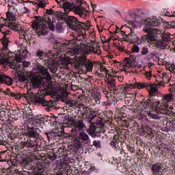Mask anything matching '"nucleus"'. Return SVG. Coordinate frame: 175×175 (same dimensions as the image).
Here are the masks:
<instances>
[{
    "mask_svg": "<svg viewBox=\"0 0 175 175\" xmlns=\"http://www.w3.org/2000/svg\"><path fill=\"white\" fill-rule=\"evenodd\" d=\"M167 28H175V21H172V22H167Z\"/></svg>",
    "mask_w": 175,
    "mask_h": 175,
    "instance_id": "13d9d810",
    "label": "nucleus"
},
{
    "mask_svg": "<svg viewBox=\"0 0 175 175\" xmlns=\"http://www.w3.org/2000/svg\"><path fill=\"white\" fill-rule=\"evenodd\" d=\"M10 29H14V31H20L21 29V25L20 24L14 23L9 26Z\"/></svg>",
    "mask_w": 175,
    "mask_h": 175,
    "instance_id": "79ce46f5",
    "label": "nucleus"
},
{
    "mask_svg": "<svg viewBox=\"0 0 175 175\" xmlns=\"http://www.w3.org/2000/svg\"><path fill=\"white\" fill-rule=\"evenodd\" d=\"M23 69H25V68H28L31 65V63L28 62H23Z\"/></svg>",
    "mask_w": 175,
    "mask_h": 175,
    "instance_id": "774afa93",
    "label": "nucleus"
},
{
    "mask_svg": "<svg viewBox=\"0 0 175 175\" xmlns=\"http://www.w3.org/2000/svg\"><path fill=\"white\" fill-rule=\"evenodd\" d=\"M173 99V94L172 92L170 93V94L165 95V96L163 98L164 102L169 103Z\"/></svg>",
    "mask_w": 175,
    "mask_h": 175,
    "instance_id": "37998d69",
    "label": "nucleus"
},
{
    "mask_svg": "<svg viewBox=\"0 0 175 175\" xmlns=\"http://www.w3.org/2000/svg\"><path fill=\"white\" fill-rule=\"evenodd\" d=\"M15 77H17V79H18V81H20L21 83H25V84H28L29 81V80H28V78H27V77L21 74H18V72H16L15 74Z\"/></svg>",
    "mask_w": 175,
    "mask_h": 175,
    "instance_id": "72a5a7b5",
    "label": "nucleus"
},
{
    "mask_svg": "<svg viewBox=\"0 0 175 175\" xmlns=\"http://www.w3.org/2000/svg\"><path fill=\"white\" fill-rule=\"evenodd\" d=\"M45 136L49 142L53 139H57L58 140H64L68 137V134L64 133V131H60L59 129H55L51 133H45Z\"/></svg>",
    "mask_w": 175,
    "mask_h": 175,
    "instance_id": "9d476101",
    "label": "nucleus"
},
{
    "mask_svg": "<svg viewBox=\"0 0 175 175\" xmlns=\"http://www.w3.org/2000/svg\"><path fill=\"white\" fill-rule=\"evenodd\" d=\"M10 51H9V48H8V49H5V48L3 47V49L2 50H0V54L1 55H7L8 53H10Z\"/></svg>",
    "mask_w": 175,
    "mask_h": 175,
    "instance_id": "6e6d98bb",
    "label": "nucleus"
},
{
    "mask_svg": "<svg viewBox=\"0 0 175 175\" xmlns=\"http://www.w3.org/2000/svg\"><path fill=\"white\" fill-rule=\"evenodd\" d=\"M133 53H139L140 52V46L137 44H134L133 48L131 49Z\"/></svg>",
    "mask_w": 175,
    "mask_h": 175,
    "instance_id": "8fccbe9b",
    "label": "nucleus"
},
{
    "mask_svg": "<svg viewBox=\"0 0 175 175\" xmlns=\"http://www.w3.org/2000/svg\"><path fill=\"white\" fill-rule=\"evenodd\" d=\"M7 18L9 20V21H14V20H16V14H14L13 12H8Z\"/></svg>",
    "mask_w": 175,
    "mask_h": 175,
    "instance_id": "ea45409f",
    "label": "nucleus"
},
{
    "mask_svg": "<svg viewBox=\"0 0 175 175\" xmlns=\"http://www.w3.org/2000/svg\"><path fill=\"white\" fill-rule=\"evenodd\" d=\"M175 38V33L172 35V38H171L170 36H163L162 37V40L164 42V43H167V42H169V39H174Z\"/></svg>",
    "mask_w": 175,
    "mask_h": 175,
    "instance_id": "3c124183",
    "label": "nucleus"
},
{
    "mask_svg": "<svg viewBox=\"0 0 175 175\" xmlns=\"http://www.w3.org/2000/svg\"><path fill=\"white\" fill-rule=\"evenodd\" d=\"M76 121H77V120L75 119V118L68 117V118L67 119V122H64L63 126H64L65 128L66 127L69 128L71 126V128H72Z\"/></svg>",
    "mask_w": 175,
    "mask_h": 175,
    "instance_id": "2f4dec72",
    "label": "nucleus"
},
{
    "mask_svg": "<svg viewBox=\"0 0 175 175\" xmlns=\"http://www.w3.org/2000/svg\"><path fill=\"white\" fill-rule=\"evenodd\" d=\"M4 94L9 95V96H12V98H15L17 100H20L21 98L24 97V93H13L10 92V89H6Z\"/></svg>",
    "mask_w": 175,
    "mask_h": 175,
    "instance_id": "a878e982",
    "label": "nucleus"
},
{
    "mask_svg": "<svg viewBox=\"0 0 175 175\" xmlns=\"http://www.w3.org/2000/svg\"><path fill=\"white\" fill-rule=\"evenodd\" d=\"M158 94V89L157 88V86H154L153 88H152V90L150 91L149 94L150 96H155Z\"/></svg>",
    "mask_w": 175,
    "mask_h": 175,
    "instance_id": "a18cd8bd",
    "label": "nucleus"
},
{
    "mask_svg": "<svg viewBox=\"0 0 175 175\" xmlns=\"http://www.w3.org/2000/svg\"><path fill=\"white\" fill-rule=\"evenodd\" d=\"M123 143L124 142H122V141H120V139H118V135H113L112 141L111 142L110 144L112 147L116 148V150H120V146H122Z\"/></svg>",
    "mask_w": 175,
    "mask_h": 175,
    "instance_id": "4be33fe9",
    "label": "nucleus"
},
{
    "mask_svg": "<svg viewBox=\"0 0 175 175\" xmlns=\"http://www.w3.org/2000/svg\"><path fill=\"white\" fill-rule=\"evenodd\" d=\"M57 157H58V158H59V156H58L57 152H53L52 153V161H55V159H57Z\"/></svg>",
    "mask_w": 175,
    "mask_h": 175,
    "instance_id": "338daca9",
    "label": "nucleus"
},
{
    "mask_svg": "<svg viewBox=\"0 0 175 175\" xmlns=\"http://www.w3.org/2000/svg\"><path fill=\"white\" fill-rule=\"evenodd\" d=\"M58 98L62 100V102H64V103H66L69 100V98H68V93L64 91L62 92V94L58 95Z\"/></svg>",
    "mask_w": 175,
    "mask_h": 175,
    "instance_id": "e433bc0d",
    "label": "nucleus"
},
{
    "mask_svg": "<svg viewBox=\"0 0 175 175\" xmlns=\"http://www.w3.org/2000/svg\"><path fill=\"white\" fill-rule=\"evenodd\" d=\"M21 61V58L19 57H12L8 60V64L11 66L12 69H16L18 62Z\"/></svg>",
    "mask_w": 175,
    "mask_h": 175,
    "instance_id": "c85d7f7f",
    "label": "nucleus"
},
{
    "mask_svg": "<svg viewBox=\"0 0 175 175\" xmlns=\"http://www.w3.org/2000/svg\"><path fill=\"white\" fill-rule=\"evenodd\" d=\"M93 146L97 147V148H100V141H94Z\"/></svg>",
    "mask_w": 175,
    "mask_h": 175,
    "instance_id": "69168bd1",
    "label": "nucleus"
},
{
    "mask_svg": "<svg viewBox=\"0 0 175 175\" xmlns=\"http://www.w3.org/2000/svg\"><path fill=\"white\" fill-rule=\"evenodd\" d=\"M42 85L43 89H42V91H44V92L49 95H53V96H55V92H54L53 88H51V85H50L49 82H44Z\"/></svg>",
    "mask_w": 175,
    "mask_h": 175,
    "instance_id": "aec40b11",
    "label": "nucleus"
},
{
    "mask_svg": "<svg viewBox=\"0 0 175 175\" xmlns=\"http://www.w3.org/2000/svg\"><path fill=\"white\" fill-rule=\"evenodd\" d=\"M10 60V57L8 59H5L2 57V55H0V62L1 64H9V61Z\"/></svg>",
    "mask_w": 175,
    "mask_h": 175,
    "instance_id": "864d4df0",
    "label": "nucleus"
},
{
    "mask_svg": "<svg viewBox=\"0 0 175 175\" xmlns=\"http://www.w3.org/2000/svg\"><path fill=\"white\" fill-rule=\"evenodd\" d=\"M10 33H12V31L9 30H7L5 32H3V36L1 38V43L3 46L4 50H8V46H9V43H10L9 38L6 37V35H10Z\"/></svg>",
    "mask_w": 175,
    "mask_h": 175,
    "instance_id": "5701e85b",
    "label": "nucleus"
},
{
    "mask_svg": "<svg viewBox=\"0 0 175 175\" xmlns=\"http://www.w3.org/2000/svg\"><path fill=\"white\" fill-rule=\"evenodd\" d=\"M34 18L35 20L32 23V27L36 30L38 36H40V35L42 36L47 35L49 28L51 31L55 29L53 24L56 21L55 17L44 15L42 18L41 16H34Z\"/></svg>",
    "mask_w": 175,
    "mask_h": 175,
    "instance_id": "f03ea898",
    "label": "nucleus"
},
{
    "mask_svg": "<svg viewBox=\"0 0 175 175\" xmlns=\"http://www.w3.org/2000/svg\"><path fill=\"white\" fill-rule=\"evenodd\" d=\"M3 83L7 85H12L13 84V79L10 77L5 75L4 72H0V84Z\"/></svg>",
    "mask_w": 175,
    "mask_h": 175,
    "instance_id": "a211bd4d",
    "label": "nucleus"
},
{
    "mask_svg": "<svg viewBox=\"0 0 175 175\" xmlns=\"http://www.w3.org/2000/svg\"><path fill=\"white\" fill-rule=\"evenodd\" d=\"M59 117H62V118H64V120L66 121H68V119L69 118V114L66 115L65 113H64V114L60 113V114H59Z\"/></svg>",
    "mask_w": 175,
    "mask_h": 175,
    "instance_id": "0e129e2a",
    "label": "nucleus"
},
{
    "mask_svg": "<svg viewBox=\"0 0 175 175\" xmlns=\"http://www.w3.org/2000/svg\"><path fill=\"white\" fill-rule=\"evenodd\" d=\"M96 117V115L94 113H89L88 116V121L90 124H92V120Z\"/></svg>",
    "mask_w": 175,
    "mask_h": 175,
    "instance_id": "49530a36",
    "label": "nucleus"
},
{
    "mask_svg": "<svg viewBox=\"0 0 175 175\" xmlns=\"http://www.w3.org/2000/svg\"><path fill=\"white\" fill-rule=\"evenodd\" d=\"M75 3L72 12L76 14H79L81 18H85L88 16V10H87L83 5L84 4V0H75Z\"/></svg>",
    "mask_w": 175,
    "mask_h": 175,
    "instance_id": "1a4fd4ad",
    "label": "nucleus"
},
{
    "mask_svg": "<svg viewBox=\"0 0 175 175\" xmlns=\"http://www.w3.org/2000/svg\"><path fill=\"white\" fill-rule=\"evenodd\" d=\"M161 113L166 116V118L168 119L167 122H170L172 126H175V112L169 109V108L161 110Z\"/></svg>",
    "mask_w": 175,
    "mask_h": 175,
    "instance_id": "ddd939ff",
    "label": "nucleus"
},
{
    "mask_svg": "<svg viewBox=\"0 0 175 175\" xmlns=\"http://www.w3.org/2000/svg\"><path fill=\"white\" fill-rule=\"evenodd\" d=\"M112 94H113L114 96H116V98H120L121 95H124V93L120 92H112Z\"/></svg>",
    "mask_w": 175,
    "mask_h": 175,
    "instance_id": "e2e57ef3",
    "label": "nucleus"
},
{
    "mask_svg": "<svg viewBox=\"0 0 175 175\" xmlns=\"http://www.w3.org/2000/svg\"><path fill=\"white\" fill-rule=\"evenodd\" d=\"M72 65L76 68V69H81L83 66H85L88 72H92V69L94 68V64L92 62L87 61V58L84 56H79L75 59Z\"/></svg>",
    "mask_w": 175,
    "mask_h": 175,
    "instance_id": "423d86ee",
    "label": "nucleus"
},
{
    "mask_svg": "<svg viewBox=\"0 0 175 175\" xmlns=\"http://www.w3.org/2000/svg\"><path fill=\"white\" fill-rule=\"evenodd\" d=\"M132 64V62L126 60V59H124V62H123V64L124 66H126L127 68H131L132 67V65L131 64Z\"/></svg>",
    "mask_w": 175,
    "mask_h": 175,
    "instance_id": "bf43d9fd",
    "label": "nucleus"
},
{
    "mask_svg": "<svg viewBox=\"0 0 175 175\" xmlns=\"http://www.w3.org/2000/svg\"><path fill=\"white\" fill-rule=\"evenodd\" d=\"M35 57L39 59H44L45 62L49 61V53H44L43 50H36Z\"/></svg>",
    "mask_w": 175,
    "mask_h": 175,
    "instance_id": "b1692460",
    "label": "nucleus"
},
{
    "mask_svg": "<svg viewBox=\"0 0 175 175\" xmlns=\"http://www.w3.org/2000/svg\"><path fill=\"white\" fill-rule=\"evenodd\" d=\"M68 154H76L79 152V150L83 148V144L77 140H74L72 144L68 147Z\"/></svg>",
    "mask_w": 175,
    "mask_h": 175,
    "instance_id": "4468645a",
    "label": "nucleus"
},
{
    "mask_svg": "<svg viewBox=\"0 0 175 175\" xmlns=\"http://www.w3.org/2000/svg\"><path fill=\"white\" fill-rule=\"evenodd\" d=\"M88 139H89V137L86 133H80L78 137L75 138V140L77 142H80L81 143L82 142H87Z\"/></svg>",
    "mask_w": 175,
    "mask_h": 175,
    "instance_id": "473e14b6",
    "label": "nucleus"
},
{
    "mask_svg": "<svg viewBox=\"0 0 175 175\" xmlns=\"http://www.w3.org/2000/svg\"><path fill=\"white\" fill-rule=\"evenodd\" d=\"M42 131L39 128H28L27 129V136L35 139L36 142H42L43 137L40 135Z\"/></svg>",
    "mask_w": 175,
    "mask_h": 175,
    "instance_id": "9b49d317",
    "label": "nucleus"
},
{
    "mask_svg": "<svg viewBox=\"0 0 175 175\" xmlns=\"http://www.w3.org/2000/svg\"><path fill=\"white\" fill-rule=\"evenodd\" d=\"M133 88H146V90L149 92L152 90V88H154V85H150L148 83H137L135 84H133L131 85Z\"/></svg>",
    "mask_w": 175,
    "mask_h": 175,
    "instance_id": "393cba45",
    "label": "nucleus"
},
{
    "mask_svg": "<svg viewBox=\"0 0 175 175\" xmlns=\"http://www.w3.org/2000/svg\"><path fill=\"white\" fill-rule=\"evenodd\" d=\"M23 98L27 100V102H32L34 103L36 106H44L45 107L46 111H50V109H51L54 106V100H46V96L43 94H35L32 92L28 91L27 93H24Z\"/></svg>",
    "mask_w": 175,
    "mask_h": 175,
    "instance_id": "39448f33",
    "label": "nucleus"
},
{
    "mask_svg": "<svg viewBox=\"0 0 175 175\" xmlns=\"http://www.w3.org/2000/svg\"><path fill=\"white\" fill-rule=\"evenodd\" d=\"M28 12H29V10L26 7H23L19 10L20 14H26Z\"/></svg>",
    "mask_w": 175,
    "mask_h": 175,
    "instance_id": "603ef678",
    "label": "nucleus"
},
{
    "mask_svg": "<svg viewBox=\"0 0 175 175\" xmlns=\"http://www.w3.org/2000/svg\"><path fill=\"white\" fill-rule=\"evenodd\" d=\"M125 59L126 61H129V62H131L133 64V62H135V61L136 60V57L132 55H130V57H126Z\"/></svg>",
    "mask_w": 175,
    "mask_h": 175,
    "instance_id": "5fc2aeb1",
    "label": "nucleus"
},
{
    "mask_svg": "<svg viewBox=\"0 0 175 175\" xmlns=\"http://www.w3.org/2000/svg\"><path fill=\"white\" fill-rule=\"evenodd\" d=\"M58 17L59 18H61V20H65L67 27L70 28V29H72V31H75L77 36L76 42L79 40L80 36L83 37L85 36V24L80 22L76 16H67L66 18H64L62 16V13L59 12Z\"/></svg>",
    "mask_w": 175,
    "mask_h": 175,
    "instance_id": "20e7f679",
    "label": "nucleus"
},
{
    "mask_svg": "<svg viewBox=\"0 0 175 175\" xmlns=\"http://www.w3.org/2000/svg\"><path fill=\"white\" fill-rule=\"evenodd\" d=\"M140 53L142 55H147V54H148V48L147 46L142 47Z\"/></svg>",
    "mask_w": 175,
    "mask_h": 175,
    "instance_id": "09e8293b",
    "label": "nucleus"
},
{
    "mask_svg": "<svg viewBox=\"0 0 175 175\" xmlns=\"http://www.w3.org/2000/svg\"><path fill=\"white\" fill-rule=\"evenodd\" d=\"M79 44H82L81 46L77 45L75 48H71L68 50V53H70L71 55H75V54H80L83 51V43L80 42Z\"/></svg>",
    "mask_w": 175,
    "mask_h": 175,
    "instance_id": "bb28decb",
    "label": "nucleus"
},
{
    "mask_svg": "<svg viewBox=\"0 0 175 175\" xmlns=\"http://www.w3.org/2000/svg\"><path fill=\"white\" fill-rule=\"evenodd\" d=\"M163 21V19L161 17H153L149 18L146 20H138L137 17L135 18V23H142L144 24L145 27L143 29L144 32L147 34L143 35L141 37L142 42H147L148 44H151L153 47H157V49H161V50H169V46L166 42H163L162 40L157 39V36L158 33L157 32V29H154L151 27H159L161 23Z\"/></svg>",
    "mask_w": 175,
    "mask_h": 175,
    "instance_id": "f257e3e1",
    "label": "nucleus"
},
{
    "mask_svg": "<svg viewBox=\"0 0 175 175\" xmlns=\"http://www.w3.org/2000/svg\"><path fill=\"white\" fill-rule=\"evenodd\" d=\"M91 42H88L86 44H83L85 51L86 54H90V53L96 54V53H98V48H96L95 46H94V44H95L94 41H91Z\"/></svg>",
    "mask_w": 175,
    "mask_h": 175,
    "instance_id": "f3484780",
    "label": "nucleus"
},
{
    "mask_svg": "<svg viewBox=\"0 0 175 175\" xmlns=\"http://www.w3.org/2000/svg\"><path fill=\"white\" fill-rule=\"evenodd\" d=\"M29 79L31 81L33 88H39L42 85V79L50 80L51 75L47 68L38 63L33 66L31 76Z\"/></svg>",
    "mask_w": 175,
    "mask_h": 175,
    "instance_id": "7ed1b4c3",
    "label": "nucleus"
},
{
    "mask_svg": "<svg viewBox=\"0 0 175 175\" xmlns=\"http://www.w3.org/2000/svg\"><path fill=\"white\" fill-rule=\"evenodd\" d=\"M152 170L153 172V174H157L159 173L161 170H162V164L160 163H157L152 165Z\"/></svg>",
    "mask_w": 175,
    "mask_h": 175,
    "instance_id": "f704fd0d",
    "label": "nucleus"
},
{
    "mask_svg": "<svg viewBox=\"0 0 175 175\" xmlns=\"http://www.w3.org/2000/svg\"><path fill=\"white\" fill-rule=\"evenodd\" d=\"M162 78H163V80L161 81V82L163 84L164 83H169L170 80L169 78H167V74H164Z\"/></svg>",
    "mask_w": 175,
    "mask_h": 175,
    "instance_id": "4d7b16f0",
    "label": "nucleus"
},
{
    "mask_svg": "<svg viewBox=\"0 0 175 175\" xmlns=\"http://www.w3.org/2000/svg\"><path fill=\"white\" fill-rule=\"evenodd\" d=\"M141 106H146V107H149V109H152L154 111H160V113H162V110H165L167 107V105L159 106V102L155 101V100L151 98V97L146 100V101L141 103Z\"/></svg>",
    "mask_w": 175,
    "mask_h": 175,
    "instance_id": "6e6552de",
    "label": "nucleus"
},
{
    "mask_svg": "<svg viewBox=\"0 0 175 175\" xmlns=\"http://www.w3.org/2000/svg\"><path fill=\"white\" fill-rule=\"evenodd\" d=\"M91 98L93 100H95L96 105H100L102 95L99 92H93L91 95Z\"/></svg>",
    "mask_w": 175,
    "mask_h": 175,
    "instance_id": "c756f323",
    "label": "nucleus"
},
{
    "mask_svg": "<svg viewBox=\"0 0 175 175\" xmlns=\"http://www.w3.org/2000/svg\"><path fill=\"white\" fill-rule=\"evenodd\" d=\"M39 142H37L36 140V145H35V148H33V150H34V151H40V150H41V148H40V145H39Z\"/></svg>",
    "mask_w": 175,
    "mask_h": 175,
    "instance_id": "052dcab7",
    "label": "nucleus"
},
{
    "mask_svg": "<svg viewBox=\"0 0 175 175\" xmlns=\"http://www.w3.org/2000/svg\"><path fill=\"white\" fill-rule=\"evenodd\" d=\"M59 5H60V8H64L65 12L67 13L66 10H71L73 12V9H75V3H70L68 1H65V0H55Z\"/></svg>",
    "mask_w": 175,
    "mask_h": 175,
    "instance_id": "dca6fc26",
    "label": "nucleus"
},
{
    "mask_svg": "<svg viewBox=\"0 0 175 175\" xmlns=\"http://www.w3.org/2000/svg\"><path fill=\"white\" fill-rule=\"evenodd\" d=\"M16 70H25L23 67V63L21 62V61L18 62L17 66H16Z\"/></svg>",
    "mask_w": 175,
    "mask_h": 175,
    "instance_id": "de8ad7c7",
    "label": "nucleus"
},
{
    "mask_svg": "<svg viewBox=\"0 0 175 175\" xmlns=\"http://www.w3.org/2000/svg\"><path fill=\"white\" fill-rule=\"evenodd\" d=\"M107 88L110 91V92H116L118 91V89L116 87V79H107L106 81Z\"/></svg>",
    "mask_w": 175,
    "mask_h": 175,
    "instance_id": "412c9836",
    "label": "nucleus"
},
{
    "mask_svg": "<svg viewBox=\"0 0 175 175\" xmlns=\"http://www.w3.org/2000/svg\"><path fill=\"white\" fill-rule=\"evenodd\" d=\"M45 120H46L45 118L35 119L33 121V124L36 125V126H39L40 125L42 124V123L44 122Z\"/></svg>",
    "mask_w": 175,
    "mask_h": 175,
    "instance_id": "4c0bfd02",
    "label": "nucleus"
},
{
    "mask_svg": "<svg viewBox=\"0 0 175 175\" xmlns=\"http://www.w3.org/2000/svg\"><path fill=\"white\" fill-rule=\"evenodd\" d=\"M66 105H68L70 107H73V106H79V102L72 99H68V100L66 102Z\"/></svg>",
    "mask_w": 175,
    "mask_h": 175,
    "instance_id": "a19ab883",
    "label": "nucleus"
},
{
    "mask_svg": "<svg viewBox=\"0 0 175 175\" xmlns=\"http://www.w3.org/2000/svg\"><path fill=\"white\" fill-rule=\"evenodd\" d=\"M36 145V140L35 141H32V140H31L29 139H28L27 140V142H25L23 144V146L24 148H25V147H26L29 150H31V148H35V146Z\"/></svg>",
    "mask_w": 175,
    "mask_h": 175,
    "instance_id": "7c9ffc66",
    "label": "nucleus"
},
{
    "mask_svg": "<svg viewBox=\"0 0 175 175\" xmlns=\"http://www.w3.org/2000/svg\"><path fill=\"white\" fill-rule=\"evenodd\" d=\"M157 113H149V117H150V118H152L153 120H162V118H163V116H162L161 114L164 115L165 116V113H161V111H156Z\"/></svg>",
    "mask_w": 175,
    "mask_h": 175,
    "instance_id": "c9c22d12",
    "label": "nucleus"
},
{
    "mask_svg": "<svg viewBox=\"0 0 175 175\" xmlns=\"http://www.w3.org/2000/svg\"><path fill=\"white\" fill-rule=\"evenodd\" d=\"M129 32L128 34H125V33L123 32L125 38L126 42H133L135 40L136 38V33H135V29L132 28L127 29V31Z\"/></svg>",
    "mask_w": 175,
    "mask_h": 175,
    "instance_id": "6ab92c4d",
    "label": "nucleus"
},
{
    "mask_svg": "<svg viewBox=\"0 0 175 175\" xmlns=\"http://www.w3.org/2000/svg\"><path fill=\"white\" fill-rule=\"evenodd\" d=\"M104 127L105 124L102 122V120H98L90 124L89 133L92 137H100V133L103 132Z\"/></svg>",
    "mask_w": 175,
    "mask_h": 175,
    "instance_id": "0eeeda50",
    "label": "nucleus"
},
{
    "mask_svg": "<svg viewBox=\"0 0 175 175\" xmlns=\"http://www.w3.org/2000/svg\"><path fill=\"white\" fill-rule=\"evenodd\" d=\"M57 154L59 157H68L69 155V149L68 148H67L66 146H61L58 148L57 150Z\"/></svg>",
    "mask_w": 175,
    "mask_h": 175,
    "instance_id": "cd10ccee",
    "label": "nucleus"
},
{
    "mask_svg": "<svg viewBox=\"0 0 175 175\" xmlns=\"http://www.w3.org/2000/svg\"><path fill=\"white\" fill-rule=\"evenodd\" d=\"M12 114H13V116H16V117L19 118L22 117L23 116V113L21 112V111L16 109L12 110Z\"/></svg>",
    "mask_w": 175,
    "mask_h": 175,
    "instance_id": "c03bdc74",
    "label": "nucleus"
},
{
    "mask_svg": "<svg viewBox=\"0 0 175 175\" xmlns=\"http://www.w3.org/2000/svg\"><path fill=\"white\" fill-rule=\"evenodd\" d=\"M44 65L46 66V68H48L53 75H55V73H57V71L58 70V64L57 62H54V60H49L48 62L46 60L44 63Z\"/></svg>",
    "mask_w": 175,
    "mask_h": 175,
    "instance_id": "2eb2a0df",
    "label": "nucleus"
},
{
    "mask_svg": "<svg viewBox=\"0 0 175 175\" xmlns=\"http://www.w3.org/2000/svg\"><path fill=\"white\" fill-rule=\"evenodd\" d=\"M37 8H41V9H44L46 5L49 3V1H46V0H38Z\"/></svg>",
    "mask_w": 175,
    "mask_h": 175,
    "instance_id": "58836bf2",
    "label": "nucleus"
},
{
    "mask_svg": "<svg viewBox=\"0 0 175 175\" xmlns=\"http://www.w3.org/2000/svg\"><path fill=\"white\" fill-rule=\"evenodd\" d=\"M85 128V124L83 120H77L71 129L72 136H76L79 131H83Z\"/></svg>",
    "mask_w": 175,
    "mask_h": 175,
    "instance_id": "f8f14e48",
    "label": "nucleus"
},
{
    "mask_svg": "<svg viewBox=\"0 0 175 175\" xmlns=\"http://www.w3.org/2000/svg\"><path fill=\"white\" fill-rule=\"evenodd\" d=\"M100 72H105L107 76V72H109V70H107V68H106V67H105V66H103V64H100Z\"/></svg>",
    "mask_w": 175,
    "mask_h": 175,
    "instance_id": "680f3d73",
    "label": "nucleus"
}]
</instances>
